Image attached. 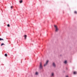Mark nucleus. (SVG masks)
Listing matches in <instances>:
<instances>
[{
  "instance_id": "12",
  "label": "nucleus",
  "mask_w": 77,
  "mask_h": 77,
  "mask_svg": "<svg viewBox=\"0 0 77 77\" xmlns=\"http://www.w3.org/2000/svg\"><path fill=\"white\" fill-rule=\"evenodd\" d=\"M2 41H3L4 40L3 39L0 38V41H2Z\"/></svg>"
},
{
  "instance_id": "5",
  "label": "nucleus",
  "mask_w": 77,
  "mask_h": 77,
  "mask_svg": "<svg viewBox=\"0 0 77 77\" xmlns=\"http://www.w3.org/2000/svg\"><path fill=\"white\" fill-rule=\"evenodd\" d=\"M77 74V72H73V74L75 75Z\"/></svg>"
},
{
  "instance_id": "8",
  "label": "nucleus",
  "mask_w": 77,
  "mask_h": 77,
  "mask_svg": "<svg viewBox=\"0 0 77 77\" xmlns=\"http://www.w3.org/2000/svg\"><path fill=\"white\" fill-rule=\"evenodd\" d=\"M38 72H36V73H35V75H38Z\"/></svg>"
},
{
  "instance_id": "15",
  "label": "nucleus",
  "mask_w": 77,
  "mask_h": 77,
  "mask_svg": "<svg viewBox=\"0 0 77 77\" xmlns=\"http://www.w3.org/2000/svg\"><path fill=\"white\" fill-rule=\"evenodd\" d=\"M7 26H8V27H9L10 26V25L9 24H8Z\"/></svg>"
},
{
  "instance_id": "13",
  "label": "nucleus",
  "mask_w": 77,
  "mask_h": 77,
  "mask_svg": "<svg viewBox=\"0 0 77 77\" xmlns=\"http://www.w3.org/2000/svg\"><path fill=\"white\" fill-rule=\"evenodd\" d=\"M74 13H75V14H77V12L76 11H75V12H74Z\"/></svg>"
},
{
  "instance_id": "2",
  "label": "nucleus",
  "mask_w": 77,
  "mask_h": 77,
  "mask_svg": "<svg viewBox=\"0 0 77 77\" xmlns=\"http://www.w3.org/2000/svg\"><path fill=\"white\" fill-rule=\"evenodd\" d=\"M52 65L53 66H54V67H55L56 66L55 63L54 62H53V63Z\"/></svg>"
},
{
  "instance_id": "3",
  "label": "nucleus",
  "mask_w": 77,
  "mask_h": 77,
  "mask_svg": "<svg viewBox=\"0 0 77 77\" xmlns=\"http://www.w3.org/2000/svg\"><path fill=\"white\" fill-rule=\"evenodd\" d=\"M40 68L41 69H42V63H41L40 64Z\"/></svg>"
},
{
  "instance_id": "7",
  "label": "nucleus",
  "mask_w": 77,
  "mask_h": 77,
  "mask_svg": "<svg viewBox=\"0 0 77 77\" xmlns=\"http://www.w3.org/2000/svg\"><path fill=\"white\" fill-rule=\"evenodd\" d=\"M24 37H25V39H26L27 35H25Z\"/></svg>"
},
{
  "instance_id": "4",
  "label": "nucleus",
  "mask_w": 77,
  "mask_h": 77,
  "mask_svg": "<svg viewBox=\"0 0 77 77\" xmlns=\"http://www.w3.org/2000/svg\"><path fill=\"white\" fill-rule=\"evenodd\" d=\"M48 60H47L46 63H45L44 65V66H45L47 65L48 63Z\"/></svg>"
},
{
  "instance_id": "10",
  "label": "nucleus",
  "mask_w": 77,
  "mask_h": 77,
  "mask_svg": "<svg viewBox=\"0 0 77 77\" xmlns=\"http://www.w3.org/2000/svg\"><path fill=\"white\" fill-rule=\"evenodd\" d=\"M67 63V61H65V62H64V63L65 64H66Z\"/></svg>"
},
{
  "instance_id": "6",
  "label": "nucleus",
  "mask_w": 77,
  "mask_h": 77,
  "mask_svg": "<svg viewBox=\"0 0 77 77\" xmlns=\"http://www.w3.org/2000/svg\"><path fill=\"white\" fill-rule=\"evenodd\" d=\"M51 74V76L52 77H53L54 75V73H52Z\"/></svg>"
},
{
  "instance_id": "17",
  "label": "nucleus",
  "mask_w": 77,
  "mask_h": 77,
  "mask_svg": "<svg viewBox=\"0 0 77 77\" xmlns=\"http://www.w3.org/2000/svg\"><path fill=\"white\" fill-rule=\"evenodd\" d=\"M66 77H68V75H67V76H66Z\"/></svg>"
},
{
  "instance_id": "9",
  "label": "nucleus",
  "mask_w": 77,
  "mask_h": 77,
  "mask_svg": "<svg viewBox=\"0 0 77 77\" xmlns=\"http://www.w3.org/2000/svg\"><path fill=\"white\" fill-rule=\"evenodd\" d=\"M5 57H7L8 56L7 54H5Z\"/></svg>"
},
{
  "instance_id": "1",
  "label": "nucleus",
  "mask_w": 77,
  "mask_h": 77,
  "mask_svg": "<svg viewBox=\"0 0 77 77\" xmlns=\"http://www.w3.org/2000/svg\"><path fill=\"white\" fill-rule=\"evenodd\" d=\"M54 26V27H55V32H57L58 31V30H59V29L58 28V27H57V26L55 25Z\"/></svg>"
},
{
  "instance_id": "14",
  "label": "nucleus",
  "mask_w": 77,
  "mask_h": 77,
  "mask_svg": "<svg viewBox=\"0 0 77 77\" xmlns=\"http://www.w3.org/2000/svg\"><path fill=\"white\" fill-rule=\"evenodd\" d=\"M4 45V43H2L1 44V46H2V45Z\"/></svg>"
},
{
  "instance_id": "11",
  "label": "nucleus",
  "mask_w": 77,
  "mask_h": 77,
  "mask_svg": "<svg viewBox=\"0 0 77 77\" xmlns=\"http://www.w3.org/2000/svg\"><path fill=\"white\" fill-rule=\"evenodd\" d=\"M20 3H21L23 2V1L22 0H21L20 1Z\"/></svg>"
},
{
  "instance_id": "16",
  "label": "nucleus",
  "mask_w": 77,
  "mask_h": 77,
  "mask_svg": "<svg viewBox=\"0 0 77 77\" xmlns=\"http://www.w3.org/2000/svg\"><path fill=\"white\" fill-rule=\"evenodd\" d=\"M11 9H12V8H13V7L12 6H11Z\"/></svg>"
}]
</instances>
